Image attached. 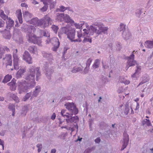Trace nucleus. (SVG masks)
<instances>
[{
	"label": "nucleus",
	"instance_id": "nucleus-1",
	"mask_svg": "<svg viewBox=\"0 0 153 153\" xmlns=\"http://www.w3.org/2000/svg\"><path fill=\"white\" fill-rule=\"evenodd\" d=\"M40 68L35 67V66H32L30 68L29 71V74L25 78V81L24 82H20L19 83V86L20 88L24 86L23 89V91H25L28 88V87L34 86L35 84V76L36 72V79L37 81L39 79V77L41 75V73L39 71Z\"/></svg>",
	"mask_w": 153,
	"mask_h": 153
},
{
	"label": "nucleus",
	"instance_id": "nucleus-2",
	"mask_svg": "<svg viewBox=\"0 0 153 153\" xmlns=\"http://www.w3.org/2000/svg\"><path fill=\"white\" fill-rule=\"evenodd\" d=\"M36 28L32 25L29 26L28 29V41L34 44H36L40 45L41 43V41L39 40L40 37L39 35L37 36L33 34V33L36 31Z\"/></svg>",
	"mask_w": 153,
	"mask_h": 153
},
{
	"label": "nucleus",
	"instance_id": "nucleus-3",
	"mask_svg": "<svg viewBox=\"0 0 153 153\" xmlns=\"http://www.w3.org/2000/svg\"><path fill=\"white\" fill-rule=\"evenodd\" d=\"M93 31L96 34L99 35L102 33H105L108 30V28L104 27V25L101 24L94 25V26H91V27Z\"/></svg>",
	"mask_w": 153,
	"mask_h": 153
},
{
	"label": "nucleus",
	"instance_id": "nucleus-4",
	"mask_svg": "<svg viewBox=\"0 0 153 153\" xmlns=\"http://www.w3.org/2000/svg\"><path fill=\"white\" fill-rule=\"evenodd\" d=\"M62 30L64 32V33L67 35L68 38L69 39L71 42H81V39H74L75 38V29H73L72 30H69L66 27H62Z\"/></svg>",
	"mask_w": 153,
	"mask_h": 153
},
{
	"label": "nucleus",
	"instance_id": "nucleus-5",
	"mask_svg": "<svg viewBox=\"0 0 153 153\" xmlns=\"http://www.w3.org/2000/svg\"><path fill=\"white\" fill-rule=\"evenodd\" d=\"M52 20L48 15L45 16L39 20V26L43 28L48 27L49 24H51Z\"/></svg>",
	"mask_w": 153,
	"mask_h": 153
},
{
	"label": "nucleus",
	"instance_id": "nucleus-6",
	"mask_svg": "<svg viewBox=\"0 0 153 153\" xmlns=\"http://www.w3.org/2000/svg\"><path fill=\"white\" fill-rule=\"evenodd\" d=\"M66 111L64 110H62L61 111V114L63 117H66L68 118L66 119V121L67 123H76L79 120V118L77 116L74 117H70V114L68 113H66L65 114Z\"/></svg>",
	"mask_w": 153,
	"mask_h": 153
},
{
	"label": "nucleus",
	"instance_id": "nucleus-7",
	"mask_svg": "<svg viewBox=\"0 0 153 153\" xmlns=\"http://www.w3.org/2000/svg\"><path fill=\"white\" fill-rule=\"evenodd\" d=\"M57 19L58 20H59L60 21H63L64 20L65 22H71V23L74 22L73 20L70 19L69 16L66 15L65 16L64 14L63 13L57 14Z\"/></svg>",
	"mask_w": 153,
	"mask_h": 153
},
{
	"label": "nucleus",
	"instance_id": "nucleus-8",
	"mask_svg": "<svg viewBox=\"0 0 153 153\" xmlns=\"http://www.w3.org/2000/svg\"><path fill=\"white\" fill-rule=\"evenodd\" d=\"M12 56L11 54H7L5 55V56L3 58L4 63L6 66H11L12 63Z\"/></svg>",
	"mask_w": 153,
	"mask_h": 153
},
{
	"label": "nucleus",
	"instance_id": "nucleus-9",
	"mask_svg": "<svg viewBox=\"0 0 153 153\" xmlns=\"http://www.w3.org/2000/svg\"><path fill=\"white\" fill-rule=\"evenodd\" d=\"M13 64L14 68L15 70H17L19 68V59L18 55L15 54L14 52L13 53Z\"/></svg>",
	"mask_w": 153,
	"mask_h": 153
},
{
	"label": "nucleus",
	"instance_id": "nucleus-10",
	"mask_svg": "<svg viewBox=\"0 0 153 153\" xmlns=\"http://www.w3.org/2000/svg\"><path fill=\"white\" fill-rule=\"evenodd\" d=\"M134 55L133 54H131L130 56L127 57L128 61L127 66H129V67H128L127 69L129 67L135 65L137 64L136 61L134 60Z\"/></svg>",
	"mask_w": 153,
	"mask_h": 153
},
{
	"label": "nucleus",
	"instance_id": "nucleus-11",
	"mask_svg": "<svg viewBox=\"0 0 153 153\" xmlns=\"http://www.w3.org/2000/svg\"><path fill=\"white\" fill-rule=\"evenodd\" d=\"M129 140L128 135L126 132H124L123 133V144L121 149V150H123L126 148L128 143Z\"/></svg>",
	"mask_w": 153,
	"mask_h": 153
},
{
	"label": "nucleus",
	"instance_id": "nucleus-12",
	"mask_svg": "<svg viewBox=\"0 0 153 153\" xmlns=\"http://www.w3.org/2000/svg\"><path fill=\"white\" fill-rule=\"evenodd\" d=\"M23 59L29 64L33 63L32 58L29 53L27 51H25L23 55Z\"/></svg>",
	"mask_w": 153,
	"mask_h": 153
},
{
	"label": "nucleus",
	"instance_id": "nucleus-13",
	"mask_svg": "<svg viewBox=\"0 0 153 153\" xmlns=\"http://www.w3.org/2000/svg\"><path fill=\"white\" fill-rule=\"evenodd\" d=\"M39 33L40 38L42 37L43 36L47 37H49L50 36V33L47 30H40Z\"/></svg>",
	"mask_w": 153,
	"mask_h": 153
},
{
	"label": "nucleus",
	"instance_id": "nucleus-14",
	"mask_svg": "<svg viewBox=\"0 0 153 153\" xmlns=\"http://www.w3.org/2000/svg\"><path fill=\"white\" fill-rule=\"evenodd\" d=\"M16 80L13 79L11 82L7 84V85L10 86V89L11 91H14L16 89Z\"/></svg>",
	"mask_w": 153,
	"mask_h": 153
},
{
	"label": "nucleus",
	"instance_id": "nucleus-15",
	"mask_svg": "<svg viewBox=\"0 0 153 153\" xmlns=\"http://www.w3.org/2000/svg\"><path fill=\"white\" fill-rule=\"evenodd\" d=\"M16 14L17 16L19 22L20 24H22V23L23 21L22 17V13L21 10L20 9H19L17 10L16 11Z\"/></svg>",
	"mask_w": 153,
	"mask_h": 153
},
{
	"label": "nucleus",
	"instance_id": "nucleus-16",
	"mask_svg": "<svg viewBox=\"0 0 153 153\" xmlns=\"http://www.w3.org/2000/svg\"><path fill=\"white\" fill-rule=\"evenodd\" d=\"M10 51V49L7 48V46H4L2 50H1V48H0V59L2 57V56L5 52L8 53Z\"/></svg>",
	"mask_w": 153,
	"mask_h": 153
},
{
	"label": "nucleus",
	"instance_id": "nucleus-17",
	"mask_svg": "<svg viewBox=\"0 0 153 153\" xmlns=\"http://www.w3.org/2000/svg\"><path fill=\"white\" fill-rule=\"evenodd\" d=\"M23 16L24 18L27 21L31 18L32 15L28 11H26L23 13Z\"/></svg>",
	"mask_w": 153,
	"mask_h": 153
},
{
	"label": "nucleus",
	"instance_id": "nucleus-18",
	"mask_svg": "<svg viewBox=\"0 0 153 153\" xmlns=\"http://www.w3.org/2000/svg\"><path fill=\"white\" fill-rule=\"evenodd\" d=\"M65 106L70 112L72 109L74 108L75 105L73 103H66L65 104Z\"/></svg>",
	"mask_w": 153,
	"mask_h": 153
},
{
	"label": "nucleus",
	"instance_id": "nucleus-19",
	"mask_svg": "<svg viewBox=\"0 0 153 153\" xmlns=\"http://www.w3.org/2000/svg\"><path fill=\"white\" fill-rule=\"evenodd\" d=\"M39 20L37 18H34L30 21V23L34 25L36 27L39 26Z\"/></svg>",
	"mask_w": 153,
	"mask_h": 153
},
{
	"label": "nucleus",
	"instance_id": "nucleus-20",
	"mask_svg": "<svg viewBox=\"0 0 153 153\" xmlns=\"http://www.w3.org/2000/svg\"><path fill=\"white\" fill-rule=\"evenodd\" d=\"M7 25L6 27L7 28L10 29V27H13L14 25V21L10 19H8L7 22Z\"/></svg>",
	"mask_w": 153,
	"mask_h": 153
},
{
	"label": "nucleus",
	"instance_id": "nucleus-21",
	"mask_svg": "<svg viewBox=\"0 0 153 153\" xmlns=\"http://www.w3.org/2000/svg\"><path fill=\"white\" fill-rule=\"evenodd\" d=\"M145 46L149 48H153V41H146L145 43Z\"/></svg>",
	"mask_w": 153,
	"mask_h": 153
},
{
	"label": "nucleus",
	"instance_id": "nucleus-22",
	"mask_svg": "<svg viewBox=\"0 0 153 153\" xmlns=\"http://www.w3.org/2000/svg\"><path fill=\"white\" fill-rule=\"evenodd\" d=\"M3 35L4 37L6 39H9L11 37L10 31L6 30H5V31H4Z\"/></svg>",
	"mask_w": 153,
	"mask_h": 153
},
{
	"label": "nucleus",
	"instance_id": "nucleus-23",
	"mask_svg": "<svg viewBox=\"0 0 153 153\" xmlns=\"http://www.w3.org/2000/svg\"><path fill=\"white\" fill-rule=\"evenodd\" d=\"M26 69L25 68L20 69L17 72L16 76L17 77H20L21 75L25 72Z\"/></svg>",
	"mask_w": 153,
	"mask_h": 153
},
{
	"label": "nucleus",
	"instance_id": "nucleus-24",
	"mask_svg": "<svg viewBox=\"0 0 153 153\" xmlns=\"http://www.w3.org/2000/svg\"><path fill=\"white\" fill-rule=\"evenodd\" d=\"M54 40L57 42V44L56 46H54L53 48V50L54 51H57V48L59 47V45H60V42H59V39L56 38H54Z\"/></svg>",
	"mask_w": 153,
	"mask_h": 153
},
{
	"label": "nucleus",
	"instance_id": "nucleus-25",
	"mask_svg": "<svg viewBox=\"0 0 153 153\" xmlns=\"http://www.w3.org/2000/svg\"><path fill=\"white\" fill-rule=\"evenodd\" d=\"M12 78V76L9 74L6 75L3 80V82L7 83L10 81Z\"/></svg>",
	"mask_w": 153,
	"mask_h": 153
},
{
	"label": "nucleus",
	"instance_id": "nucleus-26",
	"mask_svg": "<svg viewBox=\"0 0 153 153\" xmlns=\"http://www.w3.org/2000/svg\"><path fill=\"white\" fill-rule=\"evenodd\" d=\"M78 113V110L76 108L75 106H74V108L72 109L70 112V117L72 116L73 114L76 115Z\"/></svg>",
	"mask_w": 153,
	"mask_h": 153
},
{
	"label": "nucleus",
	"instance_id": "nucleus-27",
	"mask_svg": "<svg viewBox=\"0 0 153 153\" xmlns=\"http://www.w3.org/2000/svg\"><path fill=\"white\" fill-rule=\"evenodd\" d=\"M28 51L32 53H35L36 51V48L35 46H31L28 48Z\"/></svg>",
	"mask_w": 153,
	"mask_h": 153
},
{
	"label": "nucleus",
	"instance_id": "nucleus-28",
	"mask_svg": "<svg viewBox=\"0 0 153 153\" xmlns=\"http://www.w3.org/2000/svg\"><path fill=\"white\" fill-rule=\"evenodd\" d=\"M137 69L136 70L135 73L133 75H132V77H135V76L136 74H137L138 73V75H139V74L140 73V72L141 70V66L138 65H137Z\"/></svg>",
	"mask_w": 153,
	"mask_h": 153
},
{
	"label": "nucleus",
	"instance_id": "nucleus-29",
	"mask_svg": "<svg viewBox=\"0 0 153 153\" xmlns=\"http://www.w3.org/2000/svg\"><path fill=\"white\" fill-rule=\"evenodd\" d=\"M100 60L99 59H96L95 60V62L93 65V67L95 69L99 67Z\"/></svg>",
	"mask_w": 153,
	"mask_h": 153
},
{
	"label": "nucleus",
	"instance_id": "nucleus-30",
	"mask_svg": "<svg viewBox=\"0 0 153 153\" xmlns=\"http://www.w3.org/2000/svg\"><path fill=\"white\" fill-rule=\"evenodd\" d=\"M68 8V7H65L64 6H61L59 7V8L57 9L56 10V11H60V12H64L65 10H66Z\"/></svg>",
	"mask_w": 153,
	"mask_h": 153
},
{
	"label": "nucleus",
	"instance_id": "nucleus-31",
	"mask_svg": "<svg viewBox=\"0 0 153 153\" xmlns=\"http://www.w3.org/2000/svg\"><path fill=\"white\" fill-rule=\"evenodd\" d=\"M51 28L55 33H57L59 28L58 26L54 25H52Z\"/></svg>",
	"mask_w": 153,
	"mask_h": 153
},
{
	"label": "nucleus",
	"instance_id": "nucleus-32",
	"mask_svg": "<svg viewBox=\"0 0 153 153\" xmlns=\"http://www.w3.org/2000/svg\"><path fill=\"white\" fill-rule=\"evenodd\" d=\"M143 123L144 125H146L148 126H150L151 125V123L149 120L147 119L144 120L143 121Z\"/></svg>",
	"mask_w": 153,
	"mask_h": 153
},
{
	"label": "nucleus",
	"instance_id": "nucleus-33",
	"mask_svg": "<svg viewBox=\"0 0 153 153\" xmlns=\"http://www.w3.org/2000/svg\"><path fill=\"white\" fill-rule=\"evenodd\" d=\"M0 16L4 20H5L8 18L7 16L4 13V11H1L0 14Z\"/></svg>",
	"mask_w": 153,
	"mask_h": 153
},
{
	"label": "nucleus",
	"instance_id": "nucleus-34",
	"mask_svg": "<svg viewBox=\"0 0 153 153\" xmlns=\"http://www.w3.org/2000/svg\"><path fill=\"white\" fill-rule=\"evenodd\" d=\"M40 88L39 87H36L35 91L34 92V94L36 96L37 94L40 91Z\"/></svg>",
	"mask_w": 153,
	"mask_h": 153
},
{
	"label": "nucleus",
	"instance_id": "nucleus-35",
	"mask_svg": "<svg viewBox=\"0 0 153 153\" xmlns=\"http://www.w3.org/2000/svg\"><path fill=\"white\" fill-rule=\"evenodd\" d=\"M92 61V59L90 58H89L86 62L87 67H89Z\"/></svg>",
	"mask_w": 153,
	"mask_h": 153
},
{
	"label": "nucleus",
	"instance_id": "nucleus-36",
	"mask_svg": "<svg viewBox=\"0 0 153 153\" xmlns=\"http://www.w3.org/2000/svg\"><path fill=\"white\" fill-rule=\"evenodd\" d=\"M47 3L46 4H44V6L41 9V10L42 11L44 12L47 10L48 9V6L47 5Z\"/></svg>",
	"mask_w": 153,
	"mask_h": 153
},
{
	"label": "nucleus",
	"instance_id": "nucleus-37",
	"mask_svg": "<svg viewBox=\"0 0 153 153\" xmlns=\"http://www.w3.org/2000/svg\"><path fill=\"white\" fill-rule=\"evenodd\" d=\"M89 42L90 43L91 42V39L88 38H85L83 40V42Z\"/></svg>",
	"mask_w": 153,
	"mask_h": 153
},
{
	"label": "nucleus",
	"instance_id": "nucleus-38",
	"mask_svg": "<svg viewBox=\"0 0 153 153\" xmlns=\"http://www.w3.org/2000/svg\"><path fill=\"white\" fill-rule=\"evenodd\" d=\"M8 108L12 111H15V106L13 104L10 105Z\"/></svg>",
	"mask_w": 153,
	"mask_h": 153
},
{
	"label": "nucleus",
	"instance_id": "nucleus-39",
	"mask_svg": "<svg viewBox=\"0 0 153 153\" xmlns=\"http://www.w3.org/2000/svg\"><path fill=\"white\" fill-rule=\"evenodd\" d=\"M5 24L4 22L1 19H0V28L3 27Z\"/></svg>",
	"mask_w": 153,
	"mask_h": 153
},
{
	"label": "nucleus",
	"instance_id": "nucleus-40",
	"mask_svg": "<svg viewBox=\"0 0 153 153\" xmlns=\"http://www.w3.org/2000/svg\"><path fill=\"white\" fill-rule=\"evenodd\" d=\"M30 95L29 93H27L25 96V97L24 98V101H25L28 99L30 97Z\"/></svg>",
	"mask_w": 153,
	"mask_h": 153
},
{
	"label": "nucleus",
	"instance_id": "nucleus-41",
	"mask_svg": "<svg viewBox=\"0 0 153 153\" xmlns=\"http://www.w3.org/2000/svg\"><path fill=\"white\" fill-rule=\"evenodd\" d=\"M74 25L77 29H80L82 27V25H81L79 24L74 23Z\"/></svg>",
	"mask_w": 153,
	"mask_h": 153
},
{
	"label": "nucleus",
	"instance_id": "nucleus-42",
	"mask_svg": "<svg viewBox=\"0 0 153 153\" xmlns=\"http://www.w3.org/2000/svg\"><path fill=\"white\" fill-rule=\"evenodd\" d=\"M125 108H126L127 111H126V114H127L129 112V108H128V103H126L125 105Z\"/></svg>",
	"mask_w": 153,
	"mask_h": 153
},
{
	"label": "nucleus",
	"instance_id": "nucleus-43",
	"mask_svg": "<svg viewBox=\"0 0 153 153\" xmlns=\"http://www.w3.org/2000/svg\"><path fill=\"white\" fill-rule=\"evenodd\" d=\"M120 82L122 83H124L125 85H128L130 83V81L129 80H126L125 81H120Z\"/></svg>",
	"mask_w": 153,
	"mask_h": 153
},
{
	"label": "nucleus",
	"instance_id": "nucleus-44",
	"mask_svg": "<svg viewBox=\"0 0 153 153\" xmlns=\"http://www.w3.org/2000/svg\"><path fill=\"white\" fill-rule=\"evenodd\" d=\"M120 31L125 30V26L123 24H121L120 25Z\"/></svg>",
	"mask_w": 153,
	"mask_h": 153
},
{
	"label": "nucleus",
	"instance_id": "nucleus-45",
	"mask_svg": "<svg viewBox=\"0 0 153 153\" xmlns=\"http://www.w3.org/2000/svg\"><path fill=\"white\" fill-rule=\"evenodd\" d=\"M81 70V69L79 68H78L77 69H74L72 71V72L73 73H75L76 72L79 71Z\"/></svg>",
	"mask_w": 153,
	"mask_h": 153
},
{
	"label": "nucleus",
	"instance_id": "nucleus-46",
	"mask_svg": "<svg viewBox=\"0 0 153 153\" xmlns=\"http://www.w3.org/2000/svg\"><path fill=\"white\" fill-rule=\"evenodd\" d=\"M77 33V36L79 38L78 39H80L79 38L82 37V34L81 33V31L80 30V32H78Z\"/></svg>",
	"mask_w": 153,
	"mask_h": 153
},
{
	"label": "nucleus",
	"instance_id": "nucleus-47",
	"mask_svg": "<svg viewBox=\"0 0 153 153\" xmlns=\"http://www.w3.org/2000/svg\"><path fill=\"white\" fill-rule=\"evenodd\" d=\"M21 6L23 7H25L27 8L28 7V5L25 3H22L21 4Z\"/></svg>",
	"mask_w": 153,
	"mask_h": 153
},
{
	"label": "nucleus",
	"instance_id": "nucleus-48",
	"mask_svg": "<svg viewBox=\"0 0 153 153\" xmlns=\"http://www.w3.org/2000/svg\"><path fill=\"white\" fill-rule=\"evenodd\" d=\"M83 31H84L83 34L84 35H85L86 34H87L88 33V32L86 29H84L83 30Z\"/></svg>",
	"mask_w": 153,
	"mask_h": 153
},
{
	"label": "nucleus",
	"instance_id": "nucleus-49",
	"mask_svg": "<svg viewBox=\"0 0 153 153\" xmlns=\"http://www.w3.org/2000/svg\"><path fill=\"white\" fill-rule=\"evenodd\" d=\"M56 117V114H55V113H54L53 114L51 117V119L52 120H53L54 119H55Z\"/></svg>",
	"mask_w": 153,
	"mask_h": 153
},
{
	"label": "nucleus",
	"instance_id": "nucleus-50",
	"mask_svg": "<svg viewBox=\"0 0 153 153\" xmlns=\"http://www.w3.org/2000/svg\"><path fill=\"white\" fill-rule=\"evenodd\" d=\"M100 141V138H98L95 140V141L96 143H99Z\"/></svg>",
	"mask_w": 153,
	"mask_h": 153
},
{
	"label": "nucleus",
	"instance_id": "nucleus-51",
	"mask_svg": "<svg viewBox=\"0 0 153 153\" xmlns=\"http://www.w3.org/2000/svg\"><path fill=\"white\" fill-rule=\"evenodd\" d=\"M0 145H2L3 147V149H4V142L0 139Z\"/></svg>",
	"mask_w": 153,
	"mask_h": 153
},
{
	"label": "nucleus",
	"instance_id": "nucleus-52",
	"mask_svg": "<svg viewBox=\"0 0 153 153\" xmlns=\"http://www.w3.org/2000/svg\"><path fill=\"white\" fill-rule=\"evenodd\" d=\"M41 1L43 2L44 4H46L48 1V0H41Z\"/></svg>",
	"mask_w": 153,
	"mask_h": 153
},
{
	"label": "nucleus",
	"instance_id": "nucleus-53",
	"mask_svg": "<svg viewBox=\"0 0 153 153\" xmlns=\"http://www.w3.org/2000/svg\"><path fill=\"white\" fill-rule=\"evenodd\" d=\"M32 3L34 4H38V3L35 0H33L32 2Z\"/></svg>",
	"mask_w": 153,
	"mask_h": 153
},
{
	"label": "nucleus",
	"instance_id": "nucleus-54",
	"mask_svg": "<svg viewBox=\"0 0 153 153\" xmlns=\"http://www.w3.org/2000/svg\"><path fill=\"white\" fill-rule=\"evenodd\" d=\"M37 147L38 148H42V145L40 144H38L37 145Z\"/></svg>",
	"mask_w": 153,
	"mask_h": 153
},
{
	"label": "nucleus",
	"instance_id": "nucleus-55",
	"mask_svg": "<svg viewBox=\"0 0 153 153\" xmlns=\"http://www.w3.org/2000/svg\"><path fill=\"white\" fill-rule=\"evenodd\" d=\"M56 150L55 149H53L51 150V153H55Z\"/></svg>",
	"mask_w": 153,
	"mask_h": 153
},
{
	"label": "nucleus",
	"instance_id": "nucleus-56",
	"mask_svg": "<svg viewBox=\"0 0 153 153\" xmlns=\"http://www.w3.org/2000/svg\"><path fill=\"white\" fill-rule=\"evenodd\" d=\"M139 105L138 103L137 102L136 110L138 109L139 108Z\"/></svg>",
	"mask_w": 153,
	"mask_h": 153
},
{
	"label": "nucleus",
	"instance_id": "nucleus-57",
	"mask_svg": "<svg viewBox=\"0 0 153 153\" xmlns=\"http://www.w3.org/2000/svg\"><path fill=\"white\" fill-rule=\"evenodd\" d=\"M91 151V149H88L87 150H85V153H87L88 152H90Z\"/></svg>",
	"mask_w": 153,
	"mask_h": 153
},
{
	"label": "nucleus",
	"instance_id": "nucleus-58",
	"mask_svg": "<svg viewBox=\"0 0 153 153\" xmlns=\"http://www.w3.org/2000/svg\"><path fill=\"white\" fill-rule=\"evenodd\" d=\"M4 100V98L3 97H0V101H3Z\"/></svg>",
	"mask_w": 153,
	"mask_h": 153
},
{
	"label": "nucleus",
	"instance_id": "nucleus-59",
	"mask_svg": "<svg viewBox=\"0 0 153 153\" xmlns=\"http://www.w3.org/2000/svg\"><path fill=\"white\" fill-rule=\"evenodd\" d=\"M17 52H18L17 49H16L15 50V51H14L13 52V53L14 52L15 54H17Z\"/></svg>",
	"mask_w": 153,
	"mask_h": 153
},
{
	"label": "nucleus",
	"instance_id": "nucleus-60",
	"mask_svg": "<svg viewBox=\"0 0 153 153\" xmlns=\"http://www.w3.org/2000/svg\"><path fill=\"white\" fill-rule=\"evenodd\" d=\"M18 97H17V96H15V97H14V100H18Z\"/></svg>",
	"mask_w": 153,
	"mask_h": 153
},
{
	"label": "nucleus",
	"instance_id": "nucleus-61",
	"mask_svg": "<svg viewBox=\"0 0 153 153\" xmlns=\"http://www.w3.org/2000/svg\"><path fill=\"white\" fill-rule=\"evenodd\" d=\"M61 128H66L67 129H68L66 126H62V127H61Z\"/></svg>",
	"mask_w": 153,
	"mask_h": 153
},
{
	"label": "nucleus",
	"instance_id": "nucleus-62",
	"mask_svg": "<svg viewBox=\"0 0 153 153\" xmlns=\"http://www.w3.org/2000/svg\"><path fill=\"white\" fill-rule=\"evenodd\" d=\"M42 148H38V151L39 152L41 151Z\"/></svg>",
	"mask_w": 153,
	"mask_h": 153
},
{
	"label": "nucleus",
	"instance_id": "nucleus-63",
	"mask_svg": "<svg viewBox=\"0 0 153 153\" xmlns=\"http://www.w3.org/2000/svg\"><path fill=\"white\" fill-rule=\"evenodd\" d=\"M50 42V39H49L48 41V40L46 41V42L47 43H48Z\"/></svg>",
	"mask_w": 153,
	"mask_h": 153
},
{
	"label": "nucleus",
	"instance_id": "nucleus-64",
	"mask_svg": "<svg viewBox=\"0 0 153 153\" xmlns=\"http://www.w3.org/2000/svg\"><path fill=\"white\" fill-rule=\"evenodd\" d=\"M13 112V113L12 114V115L13 116H14L15 114V111H12Z\"/></svg>",
	"mask_w": 153,
	"mask_h": 153
}]
</instances>
